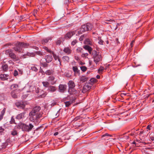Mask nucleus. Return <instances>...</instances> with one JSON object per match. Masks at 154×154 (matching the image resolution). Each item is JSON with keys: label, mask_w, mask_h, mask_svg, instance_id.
<instances>
[{"label": "nucleus", "mask_w": 154, "mask_h": 154, "mask_svg": "<svg viewBox=\"0 0 154 154\" xmlns=\"http://www.w3.org/2000/svg\"><path fill=\"white\" fill-rule=\"evenodd\" d=\"M40 109L41 107L39 106H36L29 113L31 121H34L35 120L38 121L42 117V114L39 112Z\"/></svg>", "instance_id": "nucleus-1"}, {"label": "nucleus", "mask_w": 154, "mask_h": 154, "mask_svg": "<svg viewBox=\"0 0 154 154\" xmlns=\"http://www.w3.org/2000/svg\"><path fill=\"white\" fill-rule=\"evenodd\" d=\"M33 127V125L31 123H29L28 125L26 124L20 122L15 127L17 129H21L23 131L29 132L32 130Z\"/></svg>", "instance_id": "nucleus-2"}, {"label": "nucleus", "mask_w": 154, "mask_h": 154, "mask_svg": "<svg viewBox=\"0 0 154 154\" xmlns=\"http://www.w3.org/2000/svg\"><path fill=\"white\" fill-rule=\"evenodd\" d=\"M93 25L89 23L81 26L78 31V33L80 34L85 32L91 30L93 28Z\"/></svg>", "instance_id": "nucleus-3"}, {"label": "nucleus", "mask_w": 154, "mask_h": 154, "mask_svg": "<svg viewBox=\"0 0 154 154\" xmlns=\"http://www.w3.org/2000/svg\"><path fill=\"white\" fill-rule=\"evenodd\" d=\"M13 50L11 49L6 50L5 51V54L9 55V57L14 61H17L19 60L18 57L16 56V54L13 52Z\"/></svg>", "instance_id": "nucleus-4"}, {"label": "nucleus", "mask_w": 154, "mask_h": 154, "mask_svg": "<svg viewBox=\"0 0 154 154\" xmlns=\"http://www.w3.org/2000/svg\"><path fill=\"white\" fill-rule=\"evenodd\" d=\"M92 86V83L90 82L86 83L82 88V92L85 93L91 89Z\"/></svg>", "instance_id": "nucleus-5"}, {"label": "nucleus", "mask_w": 154, "mask_h": 154, "mask_svg": "<svg viewBox=\"0 0 154 154\" xmlns=\"http://www.w3.org/2000/svg\"><path fill=\"white\" fill-rule=\"evenodd\" d=\"M75 33V31H69L64 36V38H63V40L65 39L68 40L70 39L71 37Z\"/></svg>", "instance_id": "nucleus-6"}, {"label": "nucleus", "mask_w": 154, "mask_h": 154, "mask_svg": "<svg viewBox=\"0 0 154 154\" xmlns=\"http://www.w3.org/2000/svg\"><path fill=\"white\" fill-rule=\"evenodd\" d=\"M20 90H15L11 92V95L12 97L14 98H17L20 96Z\"/></svg>", "instance_id": "nucleus-7"}, {"label": "nucleus", "mask_w": 154, "mask_h": 154, "mask_svg": "<svg viewBox=\"0 0 154 154\" xmlns=\"http://www.w3.org/2000/svg\"><path fill=\"white\" fill-rule=\"evenodd\" d=\"M67 86L65 84H60L58 87L59 91L60 92L63 93L66 91Z\"/></svg>", "instance_id": "nucleus-8"}, {"label": "nucleus", "mask_w": 154, "mask_h": 154, "mask_svg": "<svg viewBox=\"0 0 154 154\" xmlns=\"http://www.w3.org/2000/svg\"><path fill=\"white\" fill-rule=\"evenodd\" d=\"M15 105L19 108L24 109L25 106V102L23 101L17 102L16 103Z\"/></svg>", "instance_id": "nucleus-9"}, {"label": "nucleus", "mask_w": 154, "mask_h": 154, "mask_svg": "<svg viewBox=\"0 0 154 154\" xmlns=\"http://www.w3.org/2000/svg\"><path fill=\"white\" fill-rule=\"evenodd\" d=\"M94 62L97 64V63L102 60V57L100 54H98L93 58Z\"/></svg>", "instance_id": "nucleus-10"}, {"label": "nucleus", "mask_w": 154, "mask_h": 154, "mask_svg": "<svg viewBox=\"0 0 154 154\" xmlns=\"http://www.w3.org/2000/svg\"><path fill=\"white\" fill-rule=\"evenodd\" d=\"M35 53L33 52H27L26 54L23 55L22 57L24 58H26L29 57H35Z\"/></svg>", "instance_id": "nucleus-11"}, {"label": "nucleus", "mask_w": 154, "mask_h": 154, "mask_svg": "<svg viewBox=\"0 0 154 154\" xmlns=\"http://www.w3.org/2000/svg\"><path fill=\"white\" fill-rule=\"evenodd\" d=\"M14 50L16 52L19 53H21L22 52V50L20 45H18V42L16 44L15 47L13 48Z\"/></svg>", "instance_id": "nucleus-12"}, {"label": "nucleus", "mask_w": 154, "mask_h": 154, "mask_svg": "<svg viewBox=\"0 0 154 154\" xmlns=\"http://www.w3.org/2000/svg\"><path fill=\"white\" fill-rule=\"evenodd\" d=\"M68 92L70 94H76L78 91L74 88H69Z\"/></svg>", "instance_id": "nucleus-13"}, {"label": "nucleus", "mask_w": 154, "mask_h": 154, "mask_svg": "<svg viewBox=\"0 0 154 154\" xmlns=\"http://www.w3.org/2000/svg\"><path fill=\"white\" fill-rule=\"evenodd\" d=\"M18 45H20L21 48H28L29 46V44L27 43L23 42H18Z\"/></svg>", "instance_id": "nucleus-14"}, {"label": "nucleus", "mask_w": 154, "mask_h": 154, "mask_svg": "<svg viewBox=\"0 0 154 154\" xmlns=\"http://www.w3.org/2000/svg\"><path fill=\"white\" fill-rule=\"evenodd\" d=\"M45 59L46 63H49L51 62L53 60L52 56L51 55H48L45 56Z\"/></svg>", "instance_id": "nucleus-15"}, {"label": "nucleus", "mask_w": 154, "mask_h": 154, "mask_svg": "<svg viewBox=\"0 0 154 154\" xmlns=\"http://www.w3.org/2000/svg\"><path fill=\"white\" fill-rule=\"evenodd\" d=\"M80 83H82L87 81L88 80V77H85L84 76H82L80 77Z\"/></svg>", "instance_id": "nucleus-16"}, {"label": "nucleus", "mask_w": 154, "mask_h": 154, "mask_svg": "<svg viewBox=\"0 0 154 154\" xmlns=\"http://www.w3.org/2000/svg\"><path fill=\"white\" fill-rule=\"evenodd\" d=\"M57 90V88L54 86L50 85L48 89V90L50 92H54L56 91Z\"/></svg>", "instance_id": "nucleus-17"}, {"label": "nucleus", "mask_w": 154, "mask_h": 154, "mask_svg": "<svg viewBox=\"0 0 154 154\" xmlns=\"http://www.w3.org/2000/svg\"><path fill=\"white\" fill-rule=\"evenodd\" d=\"M8 76V75L1 74L0 75V79L2 81L7 80L8 79L7 77Z\"/></svg>", "instance_id": "nucleus-18"}, {"label": "nucleus", "mask_w": 154, "mask_h": 154, "mask_svg": "<svg viewBox=\"0 0 154 154\" xmlns=\"http://www.w3.org/2000/svg\"><path fill=\"white\" fill-rule=\"evenodd\" d=\"M69 88H74L75 85L74 82L72 80L69 81L68 83Z\"/></svg>", "instance_id": "nucleus-19"}, {"label": "nucleus", "mask_w": 154, "mask_h": 154, "mask_svg": "<svg viewBox=\"0 0 154 154\" xmlns=\"http://www.w3.org/2000/svg\"><path fill=\"white\" fill-rule=\"evenodd\" d=\"M63 51L68 54H70L72 52V50L68 47L65 48H64Z\"/></svg>", "instance_id": "nucleus-20"}, {"label": "nucleus", "mask_w": 154, "mask_h": 154, "mask_svg": "<svg viewBox=\"0 0 154 154\" xmlns=\"http://www.w3.org/2000/svg\"><path fill=\"white\" fill-rule=\"evenodd\" d=\"M49 40H51V38L50 37L42 40L41 41V42L43 45H45L46 44L48 43Z\"/></svg>", "instance_id": "nucleus-21"}, {"label": "nucleus", "mask_w": 154, "mask_h": 154, "mask_svg": "<svg viewBox=\"0 0 154 154\" xmlns=\"http://www.w3.org/2000/svg\"><path fill=\"white\" fill-rule=\"evenodd\" d=\"M51 53L53 55V57H54V59H55V60H57V59L58 61L59 62L60 65H61V61H60V58H59V57L58 56H57L56 55V54H54V52L53 51Z\"/></svg>", "instance_id": "nucleus-22"}, {"label": "nucleus", "mask_w": 154, "mask_h": 154, "mask_svg": "<svg viewBox=\"0 0 154 154\" xmlns=\"http://www.w3.org/2000/svg\"><path fill=\"white\" fill-rule=\"evenodd\" d=\"M84 44L91 45L92 44V42L91 40L88 38L86 39L84 42Z\"/></svg>", "instance_id": "nucleus-23"}, {"label": "nucleus", "mask_w": 154, "mask_h": 154, "mask_svg": "<svg viewBox=\"0 0 154 154\" xmlns=\"http://www.w3.org/2000/svg\"><path fill=\"white\" fill-rule=\"evenodd\" d=\"M6 109L5 108H4L3 110L1 112V113L0 115V121L3 118V116L5 112Z\"/></svg>", "instance_id": "nucleus-24"}, {"label": "nucleus", "mask_w": 154, "mask_h": 154, "mask_svg": "<svg viewBox=\"0 0 154 154\" xmlns=\"http://www.w3.org/2000/svg\"><path fill=\"white\" fill-rule=\"evenodd\" d=\"M2 70L4 71H7L8 69V66L6 64H3L2 66Z\"/></svg>", "instance_id": "nucleus-25"}, {"label": "nucleus", "mask_w": 154, "mask_h": 154, "mask_svg": "<svg viewBox=\"0 0 154 154\" xmlns=\"http://www.w3.org/2000/svg\"><path fill=\"white\" fill-rule=\"evenodd\" d=\"M24 113H22L18 114L16 117V119H20L24 116Z\"/></svg>", "instance_id": "nucleus-26"}, {"label": "nucleus", "mask_w": 154, "mask_h": 154, "mask_svg": "<svg viewBox=\"0 0 154 154\" xmlns=\"http://www.w3.org/2000/svg\"><path fill=\"white\" fill-rule=\"evenodd\" d=\"M18 133L17 131L15 128L13 129L12 131H11V134L13 136H15L17 135Z\"/></svg>", "instance_id": "nucleus-27"}, {"label": "nucleus", "mask_w": 154, "mask_h": 154, "mask_svg": "<svg viewBox=\"0 0 154 154\" xmlns=\"http://www.w3.org/2000/svg\"><path fill=\"white\" fill-rule=\"evenodd\" d=\"M54 71L52 69L48 70L45 72V74L47 75H52Z\"/></svg>", "instance_id": "nucleus-28"}, {"label": "nucleus", "mask_w": 154, "mask_h": 154, "mask_svg": "<svg viewBox=\"0 0 154 154\" xmlns=\"http://www.w3.org/2000/svg\"><path fill=\"white\" fill-rule=\"evenodd\" d=\"M42 83L44 87L46 88H49V87L50 86V83L47 82H43Z\"/></svg>", "instance_id": "nucleus-29"}, {"label": "nucleus", "mask_w": 154, "mask_h": 154, "mask_svg": "<svg viewBox=\"0 0 154 154\" xmlns=\"http://www.w3.org/2000/svg\"><path fill=\"white\" fill-rule=\"evenodd\" d=\"M62 42V38H60L57 39L56 42V44L57 45H60Z\"/></svg>", "instance_id": "nucleus-30"}, {"label": "nucleus", "mask_w": 154, "mask_h": 154, "mask_svg": "<svg viewBox=\"0 0 154 154\" xmlns=\"http://www.w3.org/2000/svg\"><path fill=\"white\" fill-rule=\"evenodd\" d=\"M18 87L19 86L18 85L14 84L11 85V88L12 89H14L16 88H18Z\"/></svg>", "instance_id": "nucleus-31"}, {"label": "nucleus", "mask_w": 154, "mask_h": 154, "mask_svg": "<svg viewBox=\"0 0 154 154\" xmlns=\"http://www.w3.org/2000/svg\"><path fill=\"white\" fill-rule=\"evenodd\" d=\"M72 69L75 73H79L80 72L76 66H73L72 67Z\"/></svg>", "instance_id": "nucleus-32"}, {"label": "nucleus", "mask_w": 154, "mask_h": 154, "mask_svg": "<svg viewBox=\"0 0 154 154\" xmlns=\"http://www.w3.org/2000/svg\"><path fill=\"white\" fill-rule=\"evenodd\" d=\"M34 53L40 56H42L45 55V54L40 51H35Z\"/></svg>", "instance_id": "nucleus-33"}, {"label": "nucleus", "mask_w": 154, "mask_h": 154, "mask_svg": "<svg viewBox=\"0 0 154 154\" xmlns=\"http://www.w3.org/2000/svg\"><path fill=\"white\" fill-rule=\"evenodd\" d=\"M98 54H99V53H97V52L96 51L93 50L92 51L91 55L92 56L93 58L94 57Z\"/></svg>", "instance_id": "nucleus-34"}, {"label": "nucleus", "mask_w": 154, "mask_h": 154, "mask_svg": "<svg viewBox=\"0 0 154 154\" xmlns=\"http://www.w3.org/2000/svg\"><path fill=\"white\" fill-rule=\"evenodd\" d=\"M46 62L41 63V65L44 68L47 67L48 66V64Z\"/></svg>", "instance_id": "nucleus-35"}, {"label": "nucleus", "mask_w": 154, "mask_h": 154, "mask_svg": "<svg viewBox=\"0 0 154 154\" xmlns=\"http://www.w3.org/2000/svg\"><path fill=\"white\" fill-rule=\"evenodd\" d=\"M65 106L66 107H69L71 104V101H67L64 102Z\"/></svg>", "instance_id": "nucleus-36"}, {"label": "nucleus", "mask_w": 154, "mask_h": 154, "mask_svg": "<svg viewBox=\"0 0 154 154\" xmlns=\"http://www.w3.org/2000/svg\"><path fill=\"white\" fill-rule=\"evenodd\" d=\"M87 35L86 34L83 35L80 37L79 38V40L80 41H82L83 39L86 37Z\"/></svg>", "instance_id": "nucleus-37"}, {"label": "nucleus", "mask_w": 154, "mask_h": 154, "mask_svg": "<svg viewBox=\"0 0 154 154\" xmlns=\"http://www.w3.org/2000/svg\"><path fill=\"white\" fill-rule=\"evenodd\" d=\"M62 59L64 61L68 62L69 60V57L67 56H65L62 57Z\"/></svg>", "instance_id": "nucleus-38"}, {"label": "nucleus", "mask_w": 154, "mask_h": 154, "mask_svg": "<svg viewBox=\"0 0 154 154\" xmlns=\"http://www.w3.org/2000/svg\"><path fill=\"white\" fill-rule=\"evenodd\" d=\"M84 48L85 49V50H88V51L91 49H92V48L91 47L88 45H86L84 46Z\"/></svg>", "instance_id": "nucleus-39"}, {"label": "nucleus", "mask_w": 154, "mask_h": 154, "mask_svg": "<svg viewBox=\"0 0 154 154\" xmlns=\"http://www.w3.org/2000/svg\"><path fill=\"white\" fill-rule=\"evenodd\" d=\"M104 69V68L101 66L100 68L98 70V72L100 74Z\"/></svg>", "instance_id": "nucleus-40"}, {"label": "nucleus", "mask_w": 154, "mask_h": 154, "mask_svg": "<svg viewBox=\"0 0 154 154\" xmlns=\"http://www.w3.org/2000/svg\"><path fill=\"white\" fill-rule=\"evenodd\" d=\"M80 68L82 71L83 72H85L87 69V68L85 66H82Z\"/></svg>", "instance_id": "nucleus-41"}, {"label": "nucleus", "mask_w": 154, "mask_h": 154, "mask_svg": "<svg viewBox=\"0 0 154 154\" xmlns=\"http://www.w3.org/2000/svg\"><path fill=\"white\" fill-rule=\"evenodd\" d=\"M10 123L11 124H16V123L15 122V120L13 117V116H12L11 118V120L10 121Z\"/></svg>", "instance_id": "nucleus-42"}, {"label": "nucleus", "mask_w": 154, "mask_h": 154, "mask_svg": "<svg viewBox=\"0 0 154 154\" xmlns=\"http://www.w3.org/2000/svg\"><path fill=\"white\" fill-rule=\"evenodd\" d=\"M98 40L99 41V43L100 45H103V41L101 39V37L99 36L98 37Z\"/></svg>", "instance_id": "nucleus-43"}, {"label": "nucleus", "mask_w": 154, "mask_h": 154, "mask_svg": "<svg viewBox=\"0 0 154 154\" xmlns=\"http://www.w3.org/2000/svg\"><path fill=\"white\" fill-rule=\"evenodd\" d=\"M55 79V78L54 76H50L48 77V81H53Z\"/></svg>", "instance_id": "nucleus-44"}, {"label": "nucleus", "mask_w": 154, "mask_h": 154, "mask_svg": "<svg viewBox=\"0 0 154 154\" xmlns=\"http://www.w3.org/2000/svg\"><path fill=\"white\" fill-rule=\"evenodd\" d=\"M43 48L45 50H46L48 53H51L53 51H51L49 50L48 49V48L46 47L45 46Z\"/></svg>", "instance_id": "nucleus-45"}, {"label": "nucleus", "mask_w": 154, "mask_h": 154, "mask_svg": "<svg viewBox=\"0 0 154 154\" xmlns=\"http://www.w3.org/2000/svg\"><path fill=\"white\" fill-rule=\"evenodd\" d=\"M31 69L32 70L34 71L35 72H37L38 71V69L35 66H33L31 67Z\"/></svg>", "instance_id": "nucleus-46"}, {"label": "nucleus", "mask_w": 154, "mask_h": 154, "mask_svg": "<svg viewBox=\"0 0 154 154\" xmlns=\"http://www.w3.org/2000/svg\"><path fill=\"white\" fill-rule=\"evenodd\" d=\"M69 3V0H64V4L66 5V7L67 8L68 5V4Z\"/></svg>", "instance_id": "nucleus-47"}, {"label": "nucleus", "mask_w": 154, "mask_h": 154, "mask_svg": "<svg viewBox=\"0 0 154 154\" xmlns=\"http://www.w3.org/2000/svg\"><path fill=\"white\" fill-rule=\"evenodd\" d=\"M75 97H72V98H71L70 97V100L69 101H71V103H72L74 102H75Z\"/></svg>", "instance_id": "nucleus-48"}, {"label": "nucleus", "mask_w": 154, "mask_h": 154, "mask_svg": "<svg viewBox=\"0 0 154 154\" xmlns=\"http://www.w3.org/2000/svg\"><path fill=\"white\" fill-rule=\"evenodd\" d=\"M78 42L77 41L76 39H75L72 41L71 43V45H74Z\"/></svg>", "instance_id": "nucleus-49"}, {"label": "nucleus", "mask_w": 154, "mask_h": 154, "mask_svg": "<svg viewBox=\"0 0 154 154\" xmlns=\"http://www.w3.org/2000/svg\"><path fill=\"white\" fill-rule=\"evenodd\" d=\"M96 79H94V78H92L90 80V83H92V85H93V83L96 81Z\"/></svg>", "instance_id": "nucleus-50"}, {"label": "nucleus", "mask_w": 154, "mask_h": 154, "mask_svg": "<svg viewBox=\"0 0 154 154\" xmlns=\"http://www.w3.org/2000/svg\"><path fill=\"white\" fill-rule=\"evenodd\" d=\"M18 74V71L17 70H15L14 71L13 75L14 76H16Z\"/></svg>", "instance_id": "nucleus-51"}, {"label": "nucleus", "mask_w": 154, "mask_h": 154, "mask_svg": "<svg viewBox=\"0 0 154 154\" xmlns=\"http://www.w3.org/2000/svg\"><path fill=\"white\" fill-rule=\"evenodd\" d=\"M82 50L83 49L81 48H79L76 50L78 52H81Z\"/></svg>", "instance_id": "nucleus-52"}, {"label": "nucleus", "mask_w": 154, "mask_h": 154, "mask_svg": "<svg viewBox=\"0 0 154 154\" xmlns=\"http://www.w3.org/2000/svg\"><path fill=\"white\" fill-rule=\"evenodd\" d=\"M105 136H109L110 137H112V135H111L109 134H108L106 133L105 134H104L102 136V137H105Z\"/></svg>", "instance_id": "nucleus-53"}, {"label": "nucleus", "mask_w": 154, "mask_h": 154, "mask_svg": "<svg viewBox=\"0 0 154 154\" xmlns=\"http://www.w3.org/2000/svg\"><path fill=\"white\" fill-rule=\"evenodd\" d=\"M19 71V74L20 75H22L23 74V70L21 69H18Z\"/></svg>", "instance_id": "nucleus-54"}, {"label": "nucleus", "mask_w": 154, "mask_h": 154, "mask_svg": "<svg viewBox=\"0 0 154 154\" xmlns=\"http://www.w3.org/2000/svg\"><path fill=\"white\" fill-rule=\"evenodd\" d=\"M46 95L47 93H45L41 95L40 97L42 98H44L46 96Z\"/></svg>", "instance_id": "nucleus-55"}, {"label": "nucleus", "mask_w": 154, "mask_h": 154, "mask_svg": "<svg viewBox=\"0 0 154 154\" xmlns=\"http://www.w3.org/2000/svg\"><path fill=\"white\" fill-rule=\"evenodd\" d=\"M39 72L41 73L42 75H44L45 74V72L41 68V67H40V69Z\"/></svg>", "instance_id": "nucleus-56"}, {"label": "nucleus", "mask_w": 154, "mask_h": 154, "mask_svg": "<svg viewBox=\"0 0 154 154\" xmlns=\"http://www.w3.org/2000/svg\"><path fill=\"white\" fill-rule=\"evenodd\" d=\"M5 130V129L3 128L2 127L0 126V133H2Z\"/></svg>", "instance_id": "nucleus-57"}, {"label": "nucleus", "mask_w": 154, "mask_h": 154, "mask_svg": "<svg viewBox=\"0 0 154 154\" xmlns=\"http://www.w3.org/2000/svg\"><path fill=\"white\" fill-rule=\"evenodd\" d=\"M31 47L32 48L35 49L37 50L39 49V48L38 47L35 46H33Z\"/></svg>", "instance_id": "nucleus-58"}, {"label": "nucleus", "mask_w": 154, "mask_h": 154, "mask_svg": "<svg viewBox=\"0 0 154 154\" xmlns=\"http://www.w3.org/2000/svg\"><path fill=\"white\" fill-rule=\"evenodd\" d=\"M88 55V53H83L82 54V56L83 57H85L86 56H87Z\"/></svg>", "instance_id": "nucleus-59"}, {"label": "nucleus", "mask_w": 154, "mask_h": 154, "mask_svg": "<svg viewBox=\"0 0 154 154\" xmlns=\"http://www.w3.org/2000/svg\"><path fill=\"white\" fill-rule=\"evenodd\" d=\"M152 127V126L151 125H148L146 128L147 129H148L149 130H150L151 127Z\"/></svg>", "instance_id": "nucleus-60"}, {"label": "nucleus", "mask_w": 154, "mask_h": 154, "mask_svg": "<svg viewBox=\"0 0 154 154\" xmlns=\"http://www.w3.org/2000/svg\"><path fill=\"white\" fill-rule=\"evenodd\" d=\"M70 96H68L66 98L65 100H70Z\"/></svg>", "instance_id": "nucleus-61"}, {"label": "nucleus", "mask_w": 154, "mask_h": 154, "mask_svg": "<svg viewBox=\"0 0 154 154\" xmlns=\"http://www.w3.org/2000/svg\"><path fill=\"white\" fill-rule=\"evenodd\" d=\"M92 49H91L89 50L88 51L89 53L90 54H91L92 55Z\"/></svg>", "instance_id": "nucleus-62"}, {"label": "nucleus", "mask_w": 154, "mask_h": 154, "mask_svg": "<svg viewBox=\"0 0 154 154\" xmlns=\"http://www.w3.org/2000/svg\"><path fill=\"white\" fill-rule=\"evenodd\" d=\"M116 42H117L118 43H119V39L118 38H116Z\"/></svg>", "instance_id": "nucleus-63"}, {"label": "nucleus", "mask_w": 154, "mask_h": 154, "mask_svg": "<svg viewBox=\"0 0 154 154\" xmlns=\"http://www.w3.org/2000/svg\"><path fill=\"white\" fill-rule=\"evenodd\" d=\"M75 59L77 60H79V57L77 56H75Z\"/></svg>", "instance_id": "nucleus-64"}]
</instances>
